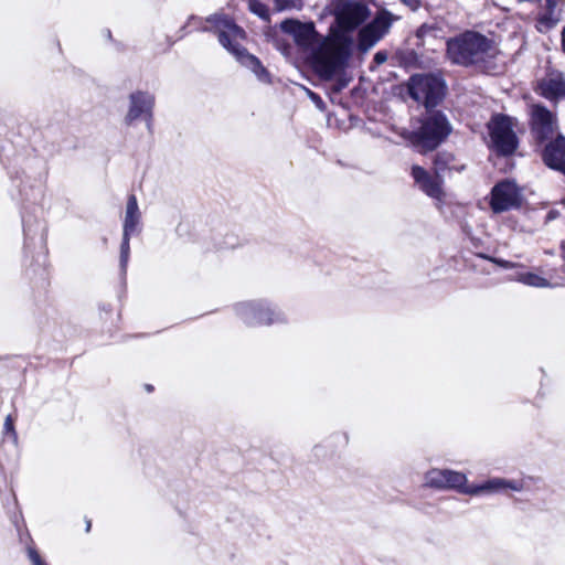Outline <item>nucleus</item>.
<instances>
[{
	"instance_id": "20",
	"label": "nucleus",
	"mask_w": 565,
	"mask_h": 565,
	"mask_svg": "<svg viewBox=\"0 0 565 565\" xmlns=\"http://www.w3.org/2000/svg\"><path fill=\"white\" fill-rule=\"evenodd\" d=\"M558 21L559 18L556 11H551L546 9V12L541 14L537 19V30L540 32H546L553 29Z\"/></svg>"
},
{
	"instance_id": "6",
	"label": "nucleus",
	"mask_w": 565,
	"mask_h": 565,
	"mask_svg": "<svg viewBox=\"0 0 565 565\" xmlns=\"http://www.w3.org/2000/svg\"><path fill=\"white\" fill-rule=\"evenodd\" d=\"M333 14L337 21V28H331L330 32H343L352 38L350 32L360 26L369 15L367 7L353 0H334Z\"/></svg>"
},
{
	"instance_id": "17",
	"label": "nucleus",
	"mask_w": 565,
	"mask_h": 565,
	"mask_svg": "<svg viewBox=\"0 0 565 565\" xmlns=\"http://www.w3.org/2000/svg\"><path fill=\"white\" fill-rule=\"evenodd\" d=\"M542 159L547 167L565 174V137L557 136L548 142L543 150Z\"/></svg>"
},
{
	"instance_id": "3",
	"label": "nucleus",
	"mask_w": 565,
	"mask_h": 565,
	"mask_svg": "<svg viewBox=\"0 0 565 565\" xmlns=\"http://www.w3.org/2000/svg\"><path fill=\"white\" fill-rule=\"evenodd\" d=\"M447 57L456 65L478 66L484 68L495 56L497 50L491 39L486 35L466 31L447 41Z\"/></svg>"
},
{
	"instance_id": "33",
	"label": "nucleus",
	"mask_w": 565,
	"mask_h": 565,
	"mask_svg": "<svg viewBox=\"0 0 565 565\" xmlns=\"http://www.w3.org/2000/svg\"><path fill=\"white\" fill-rule=\"evenodd\" d=\"M90 530V521L86 522V531L88 532Z\"/></svg>"
},
{
	"instance_id": "4",
	"label": "nucleus",
	"mask_w": 565,
	"mask_h": 565,
	"mask_svg": "<svg viewBox=\"0 0 565 565\" xmlns=\"http://www.w3.org/2000/svg\"><path fill=\"white\" fill-rule=\"evenodd\" d=\"M451 126L440 111H429L412 126L405 138L420 152L435 150L450 134Z\"/></svg>"
},
{
	"instance_id": "30",
	"label": "nucleus",
	"mask_w": 565,
	"mask_h": 565,
	"mask_svg": "<svg viewBox=\"0 0 565 565\" xmlns=\"http://www.w3.org/2000/svg\"><path fill=\"white\" fill-rule=\"evenodd\" d=\"M403 3H405L407 7H409L412 10H415L419 7L420 1L419 0H401Z\"/></svg>"
},
{
	"instance_id": "10",
	"label": "nucleus",
	"mask_w": 565,
	"mask_h": 565,
	"mask_svg": "<svg viewBox=\"0 0 565 565\" xmlns=\"http://www.w3.org/2000/svg\"><path fill=\"white\" fill-rule=\"evenodd\" d=\"M395 18L388 11H381L369 24L359 32V50L362 52L373 47L390 30Z\"/></svg>"
},
{
	"instance_id": "2",
	"label": "nucleus",
	"mask_w": 565,
	"mask_h": 565,
	"mask_svg": "<svg viewBox=\"0 0 565 565\" xmlns=\"http://www.w3.org/2000/svg\"><path fill=\"white\" fill-rule=\"evenodd\" d=\"M206 23L202 28L203 31L216 34L221 45L234 55L243 66L249 68L260 82H270L269 73L260 61L255 55L249 54L242 45L246 33L233 19L222 13H215L206 19Z\"/></svg>"
},
{
	"instance_id": "9",
	"label": "nucleus",
	"mask_w": 565,
	"mask_h": 565,
	"mask_svg": "<svg viewBox=\"0 0 565 565\" xmlns=\"http://www.w3.org/2000/svg\"><path fill=\"white\" fill-rule=\"evenodd\" d=\"M141 213L137 198L130 194L127 200L126 212L122 224V242L120 245V269L125 274L130 255V237L140 232Z\"/></svg>"
},
{
	"instance_id": "13",
	"label": "nucleus",
	"mask_w": 565,
	"mask_h": 565,
	"mask_svg": "<svg viewBox=\"0 0 565 565\" xmlns=\"http://www.w3.org/2000/svg\"><path fill=\"white\" fill-rule=\"evenodd\" d=\"M532 131L536 140L544 141L552 138L557 128L556 118L547 108L541 105L532 107Z\"/></svg>"
},
{
	"instance_id": "7",
	"label": "nucleus",
	"mask_w": 565,
	"mask_h": 565,
	"mask_svg": "<svg viewBox=\"0 0 565 565\" xmlns=\"http://www.w3.org/2000/svg\"><path fill=\"white\" fill-rule=\"evenodd\" d=\"M408 93L426 108L435 107L445 95V84L435 75H414L409 79Z\"/></svg>"
},
{
	"instance_id": "23",
	"label": "nucleus",
	"mask_w": 565,
	"mask_h": 565,
	"mask_svg": "<svg viewBox=\"0 0 565 565\" xmlns=\"http://www.w3.org/2000/svg\"><path fill=\"white\" fill-rule=\"evenodd\" d=\"M274 2L277 11L300 9L302 7V0H274Z\"/></svg>"
},
{
	"instance_id": "14",
	"label": "nucleus",
	"mask_w": 565,
	"mask_h": 565,
	"mask_svg": "<svg viewBox=\"0 0 565 565\" xmlns=\"http://www.w3.org/2000/svg\"><path fill=\"white\" fill-rule=\"evenodd\" d=\"M412 177L416 185L429 198L436 200L438 203H441L445 198V191L443 189V178L435 173L434 175L429 174L424 168L419 166H414L412 168Z\"/></svg>"
},
{
	"instance_id": "11",
	"label": "nucleus",
	"mask_w": 565,
	"mask_h": 565,
	"mask_svg": "<svg viewBox=\"0 0 565 565\" xmlns=\"http://www.w3.org/2000/svg\"><path fill=\"white\" fill-rule=\"evenodd\" d=\"M521 204V191L513 181H501L491 191L490 206L493 212L501 213Z\"/></svg>"
},
{
	"instance_id": "27",
	"label": "nucleus",
	"mask_w": 565,
	"mask_h": 565,
	"mask_svg": "<svg viewBox=\"0 0 565 565\" xmlns=\"http://www.w3.org/2000/svg\"><path fill=\"white\" fill-rule=\"evenodd\" d=\"M386 60H387V55H386V53H385V52H383V51H379V52H376V53H375V55H374V62H375L376 64H382V63H384Z\"/></svg>"
},
{
	"instance_id": "28",
	"label": "nucleus",
	"mask_w": 565,
	"mask_h": 565,
	"mask_svg": "<svg viewBox=\"0 0 565 565\" xmlns=\"http://www.w3.org/2000/svg\"><path fill=\"white\" fill-rule=\"evenodd\" d=\"M430 31H433V28L429 26L428 24H423L418 31H417V36L422 38V36H425L427 35L428 33H430Z\"/></svg>"
},
{
	"instance_id": "25",
	"label": "nucleus",
	"mask_w": 565,
	"mask_h": 565,
	"mask_svg": "<svg viewBox=\"0 0 565 565\" xmlns=\"http://www.w3.org/2000/svg\"><path fill=\"white\" fill-rule=\"evenodd\" d=\"M28 555L32 565H47L33 547H28Z\"/></svg>"
},
{
	"instance_id": "22",
	"label": "nucleus",
	"mask_w": 565,
	"mask_h": 565,
	"mask_svg": "<svg viewBox=\"0 0 565 565\" xmlns=\"http://www.w3.org/2000/svg\"><path fill=\"white\" fill-rule=\"evenodd\" d=\"M248 8L254 14L258 15L259 18L264 20L269 19L268 8L259 0H249Z\"/></svg>"
},
{
	"instance_id": "21",
	"label": "nucleus",
	"mask_w": 565,
	"mask_h": 565,
	"mask_svg": "<svg viewBox=\"0 0 565 565\" xmlns=\"http://www.w3.org/2000/svg\"><path fill=\"white\" fill-rule=\"evenodd\" d=\"M519 281L523 282L524 285L537 287V288H547L551 287V284L547 279L533 274V273H524L519 276Z\"/></svg>"
},
{
	"instance_id": "26",
	"label": "nucleus",
	"mask_w": 565,
	"mask_h": 565,
	"mask_svg": "<svg viewBox=\"0 0 565 565\" xmlns=\"http://www.w3.org/2000/svg\"><path fill=\"white\" fill-rule=\"evenodd\" d=\"M489 259L491 262H493L494 264H497L498 266L503 267L505 269L514 267V264L509 260H504V259H500V258H489Z\"/></svg>"
},
{
	"instance_id": "1",
	"label": "nucleus",
	"mask_w": 565,
	"mask_h": 565,
	"mask_svg": "<svg viewBox=\"0 0 565 565\" xmlns=\"http://www.w3.org/2000/svg\"><path fill=\"white\" fill-rule=\"evenodd\" d=\"M280 28L292 36L320 78L330 81L345 67L353 46V39L348 34L330 32L322 36L313 22L294 19L282 21Z\"/></svg>"
},
{
	"instance_id": "32",
	"label": "nucleus",
	"mask_w": 565,
	"mask_h": 565,
	"mask_svg": "<svg viewBox=\"0 0 565 565\" xmlns=\"http://www.w3.org/2000/svg\"><path fill=\"white\" fill-rule=\"evenodd\" d=\"M561 36H562V40H561V42H562V50L565 53V24H564V28L562 30Z\"/></svg>"
},
{
	"instance_id": "15",
	"label": "nucleus",
	"mask_w": 565,
	"mask_h": 565,
	"mask_svg": "<svg viewBox=\"0 0 565 565\" xmlns=\"http://www.w3.org/2000/svg\"><path fill=\"white\" fill-rule=\"evenodd\" d=\"M540 94L548 100L558 102L565 98V76L553 71L546 74L539 83Z\"/></svg>"
},
{
	"instance_id": "19",
	"label": "nucleus",
	"mask_w": 565,
	"mask_h": 565,
	"mask_svg": "<svg viewBox=\"0 0 565 565\" xmlns=\"http://www.w3.org/2000/svg\"><path fill=\"white\" fill-rule=\"evenodd\" d=\"M425 484L430 488L446 489V469H431L425 475Z\"/></svg>"
},
{
	"instance_id": "12",
	"label": "nucleus",
	"mask_w": 565,
	"mask_h": 565,
	"mask_svg": "<svg viewBox=\"0 0 565 565\" xmlns=\"http://www.w3.org/2000/svg\"><path fill=\"white\" fill-rule=\"evenodd\" d=\"M130 105L126 115V121H132L143 118L147 127L150 130L152 120V109L154 106V96L148 92H135L129 96Z\"/></svg>"
},
{
	"instance_id": "29",
	"label": "nucleus",
	"mask_w": 565,
	"mask_h": 565,
	"mask_svg": "<svg viewBox=\"0 0 565 565\" xmlns=\"http://www.w3.org/2000/svg\"><path fill=\"white\" fill-rule=\"evenodd\" d=\"M309 96L310 98L312 99V102L319 107V108H322L323 106V102L321 99V97L319 95H317L316 93L309 90Z\"/></svg>"
},
{
	"instance_id": "8",
	"label": "nucleus",
	"mask_w": 565,
	"mask_h": 565,
	"mask_svg": "<svg viewBox=\"0 0 565 565\" xmlns=\"http://www.w3.org/2000/svg\"><path fill=\"white\" fill-rule=\"evenodd\" d=\"M491 147L498 154H512L518 147V138L513 131L511 119L504 115H495L488 124Z\"/></svg>"
},
{
	"instance_id": "5",
	"label": "nucleus",
	"mask_w": 565,
	"mask_h": 565,
	"mask_svg": "<svg viewBox=\"0 0 565 565\" xmlns=\"http://www.w3.org/2000/svg\"><path fill=\"white\" fill-rule=\"evenodd\" d=\"M237 317L249 327L270 326L285 321L282 312L265 300L239 302L235 306Z\"/></svg>"
},
{
	"instance_id": "24",
	"label": "nucleus",
	"mask_w": 565,
	"mask_h": 565,
	"mask_svg": "<svg viewBox=\"0 0 565 565\" xmlns=\"http://www.w3.org/2000/svg\"><path fill=\"white\" fill-rule=\"evenodd\" d=\"M3 429H4V434L6 435H9V437L11 438L12 443L13 444H17L18 441V435L14 430V426H13V418L11 415H8L6 417V420H4V425H3Z\"/></svg>"
},
{
	"instance_id": "31",
	"label": "nucleus",
	"mask_w": 565,
	"mask_h": 565,
	"mask_svg": "<svg viewBox=\"0 0 565 565\" xmlns=\"http://www.w3.org/2000/svg\"><path fill=\"white\" fill-rule=\"evenodd\" d=\"M559 0H545V6L547 10L555 11Z\"/></svg>"
},
{
	"instance_id": "16",
	"label": "nucleus",
	"mask_w": 565,
	"mask_h": 565,
	"mask_svg": "<svg viewBox=\"0 0 565 565\" xmlns=\"http://www.w3.org/2000/svg\"><path fill=\"white\" fill-rule=\"evenodd\" d=\"M523 488L524 484L521 480L491 478L481 484H472L471 490H467V492H469V495H478L482 493H500L507 490L520 492Z\"/></svg>"
},
{
	"instance_id": "18",
	"label": "nucleus",
	"mask_w": 565,
	"mask_h": 565,
	"mask_svg": "<svg viewBox=\"0 0 565 565\" xmlns=\"http://www.w3.org/2000/svg\"><path fill=\"white\" fill-rule=\"evenodd\" d=\"M465 473L446 469V489H454L460 493L469 494L467 490H471L472 484L467 483Z\"/></svg>"
}]
</instances>
